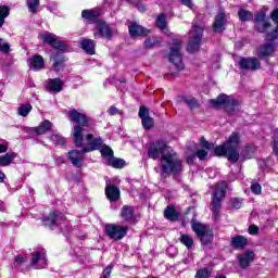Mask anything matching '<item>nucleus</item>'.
I'll return each instance as SVG.
<instances>
[{
    "label": "nucleus",
    "instance_id": "f257e3e1",
    "mask_svg": "<svg viewBox=\"0 0 278 278\" xmlns=\"http://www.w3.org/2000/svg\"><path fill=\"white\" fill-rule=\"evenodd\" d=\"M68 121L73 123L72 139L74 146L83 149V153H90L103 149V139L101 137L93 138L91 134L84 137V127H88V117L84 113L73 109L68 111Z\"/></svg>",
    "mask_w": 278,
    "mask_h": 278
},
{
    "label": "nucleus",
    "instance_id": "f03ea898",
    "mask_svg": "<svg viewBox=\"0 0 278 278\" xmlns=\"http://www.w3.org/2000/svg\"><path fill=\"white\" fill-rule=\"evenodd\" d=\"M271 20L274 23H276L277 28L270 30V22L266 18V13L263 11L256 13L255 15V28L261 34H267L266 40L269 41V43H264L261 47L257 48L256 54L262 60L264 58H267V55H271V53H275L278 45V9H275L271 12Z\"/></svg>",
    "mask_w": 278,
    "mask_h": 278
},
{
    "label": "nucleus",
    "instance_id": "7ed1b4c3",
    "mask_svg": "<svg viewBox=\"0 0 278 278\" xmlns=\"http://www.w3.org/2000/svg\"><path fill=\"white\" fill-rule=\"evenodd\" d=\"M148 155L151 160H157L161 155V168L166 175L170 173L177 175L184 170V165L181 164L179 156H177V153L168 148L163 140L150 143Z\"/></svg>",
    "mask_w": 278,
    "mask_h": 278
},
{
    "label": "nucleus",
    "instance_id": "20e7f679",
    "mask_svg": "<svg viewBox=\"0 0 278 278\" xmlns=\"http://www.w3.org/2000/svg\"><path fill=\"white\" fill-rule=\"evenodd\" d=\"M200 144L203 149H207L208 151H214L215 155H225L229 162L236 163L240 160V153L238 152V144H240V134L232 132L227 141L222 144L215 147L214 143L207 142L204 137L200 139Z\"/></svg>",
    "mask_w": 278,
    "mask_h": 278
},
{
    "label": "nucleus",
    "instance_id": "39448f33",
    "mask_svg": "<svg viewBox=\"0 0 278 278\" xmlns=\"http://www.w3.org/2000/svg\"><path fill=\"white\" fill-rule=\"evenodd\" d=\"M104 12L105 9L103 7L83 10L81 12V18L87 21L88 25L96 23V29L93 33L94 38L105 37V22L101 21V16H103Z\"/></svg>",
    "mask_w": 278,
    "mask_h": 278
},
{
    "label": "nucleus",
    "instance_id": "423d86ee",
    "mask_svg": "<svg viewBox=\"0 0 278 278\" xmlns=\"http://www.w3.org/2000/svg\"><path fill=\"white\" fill-rule=\"evenodd\" d=\"M227 194V184L225 181L218 182L214 187L213 198H212V212L213 218L218 219V214H220V207L223 203V199H225Z\"/></svg>",
    "mask_w": 278,
    "mask_h": 278
},
{
    "label": "nucleus",
    "instance_id": "0eeeda50",
    "mask_svg": "<svg viewBox=\"0 0 278 278\" xmlns=\"http://www.w3.org/2000/svg\"><path fill=\"white\" fill-rule=\"evenodd\" d=\"M170 64L175 65L177 71H184V58L181 56V41L179 39H173L167 55Z\"/></svg>",
    "mask_w": 278,
    "mask_h": 278
},
{
    "label": "nucleus",
    "instance_id": "6e6552de",
    "mask_svg": "<svg viewBox=\"0 0 278 278\" xmlns=\"http://www.w3.org/2000/svg\"><path fill=\"white\" fill-rule=\"evenodd\" d=\"M202 39L203 26L193 24L192 29L189 33V42L187 46V51H189V53H194V51H199V45H201Z\"/></svg>",
    "mask_w": 278,
    "mask_h": 278
},
{
    "label": "nucleus",
    "instance_id": "1a4fd4ad",
    "mask_svg": "<svg viewBox=\"0 0 278 278\" xmlns=\"http://www.w3.org/2000/svg\"><path fill=\"white\" fill-rule=\"evenodd\" d=\"M212 108H220V105H225L226 112L229 114H233L238 110V101L229 98V96L222 93L217 99H212L208 101Z\"/></svg>",
    "mask_w": 278,
    "mask_h": 278
},
{
    "label": "nucleus",
    "instance_id": "9d476101",
    "mask_svg": "<svg viewBox=\"0 0 278 278\" xmlns=\"http://www.w3.org/2000/svg\"><path fill=\"white\" fill-rule=\"evenodd\" d=\"M39 38L50 47H53V49H58L59 51L66 49V42L58 40V36L52 33H43L39 35Z\"/></svg>",
    "mask_w": 278,
    "mask_h": 278
},
{
    "label": "nucleus",
    "instance_id": "9b49d317",
    "mask_svg": "<svg viewBox=\"0 0 278 278\" xmlns=\"http://www.w3.org/2000/svg\"><path fill=\"white\" fill-rule=\"evenodd\" d=\"M105 161L112 168H125L126 165L125 160L114 156V150L110 146H105Z\"/></svg>",
    "mask_w": 278,
    "mask_h": 278
},
{
    "label": "nucleus",
    "instance_id": "f8f14e48",
    "mask_svg": "<svg viewBox=\"0 0 278 278\" xmlns=\"http://www.w3.org/2000/svg\"><path fill=\"white\" fill-rule=\"evenodd\" d=\"M105 231L112 240H123L127 236V227L125 226H114L112 224L105 225Z\"/></svg>",
    "mask_w": 278,
    "mask_h": 278
},
{
    "label": "nucleus",
    "instance_id": "ddd939ff",
    "mask_svg": "<svg viewBox=\"0 0 278 278\" xmlns=\"http://www.w3.org/2000/svg\"><path fill=\"white\" fill-rule=\"evenodd\" d=\"M225 25H227V17L225 15V10L220 9L215 16V22L213 23V31L220 34L225 31Z\"/></svg>",
    "mask_w": 278,
    "mask_h": 278
},
{
    "label": "nucleus",
    "instance_id": "4468645a",
    "mask_svg": "<svg viewBox=\"0 0 278 278\" xmlns=\"http://www.w3.org/2000/svg\"><path fill=\"white\" fill-rule=\"evenodd\" d=\"M128 31H129L131 38H138L140 36H149V34H151L150 29L142 27L140 24H138L136 22H131L128 25Z\"/></svg>",
    "mask_w": 278,
    "mask_h": 278
},
{
    "label": "nucleus",
    "instance_id": "2eb2a0df",
    "mask_svg": "<svg viewBox=\"0 0 278 278\" xmlns=\"http://www.w3.org/2000/svg\"><path fill=\"white\" fill-rule=\"evenodd\" d=\"M30 266H34V268H37L38 270L47 268V254H45V252L33 253Z\"/></svg>",
    "mask_w": 278,
    "mask_h": 278
},
{
    "label": "nucleus",
    "instance_id": "dca6fc26",
    "mask_svg": "<svg viewBox=\"0 0 278 278\" xmlns=\"http://www.w3.org/2000/svg\"><path fill=\"white\" fill-rule=\"evenodd\" d=\"M84 148H81V151L79 150H71L67 152V157L72 162L73 166H76L77 168H80L81 164L84 163Z\"/></svg>",
    "mask_w": 278,
    "mask_h": 278
},
{
    "label": "nucleus",
    "instance_id": "f3484780",
    "mask_svg": "<svg viewBox=\"0 0 278 278\" xmlns=\"http://www.w3.org/2000/svg\"><path fill=\"white\" fill-rule=\"evenodd\" d=\"M64 88V80L60 78L48 79L46 83V89L48 92H52L53 94H58V92H62Z\"/></svg>",
    "mask_w": 278,
    "mask_h": 278
},
{
    "label": "nucleus",
    "instance_id": "a211bd4d",
    "mask_svg": "<svg viewBox=\"0 0 278 278\" xmlns=\"http://www.w3.org/2000/svg\"><path fill=\"white\" fill-rule=\"evenodd\" d=\"M240 68H244L245 71H257L260 68L261 63L256 58H248L240 59L239 61Z\"/></svg>",
    "mask_w": 278,
    "mask_h": 278
},
{
    "label": "nucleus",
    "instance_id": "6ab92c4d",
    "mask_svg": "<svg viewBox=\"0 0 278 278\" xmlns=\"http://www.w3.org/2000/svg\"><path fill=\"white\" fill-rule=\"evenodd\" d=\"M139 118H141V123L144 129H151L155 122L151 116H149V109L141 106L139 109Z\"/></svg>",
    "mask_w": 278,
    "mask_h": 278
},
{
    "label": "nucleus",
    "instance_id": "aec40b11",
    "mask_svg": "<svg viewBox=\"0 0 278 278\" xmlns=\"http://www.w3.org/2000/svg\"><path fill=\"white\" fill-rule=\"evenodd\" d=\"M253 260H255V253L253 251H245L238 256L239 266L241 268H249Z\"/></svg>",
    "mask_w": 278,
    "mask_h": 278
},
{
    "label": "nucleus",
    "instance_id": "412c9836",
    "mask_svg": "<svg viewBox=\"0 0 278 278\" xmlns=\"http://www.w3.org/2000/svg\"><path fill=\"white\" fill-rule=\"evenodd\" d=\"M105 194L111 203H114L121 199V189L114 185H109L105 189Z\"/></svg>",
    "mask_w": 278,
    "mask_h": 278
},
{
    "label": "nucleus",
    "instance_id": "4be33fe9",
    "mask_svg": "<svg viewBox=\"0 0 278 278\" xmlns=\"http://www.w3.org/2000/svg\"><path fill=\"white\" fill-rule=\"evenodd\" d=\"M28 62L33 71H42V68H45V59L42 55L35 54L29 59Z\"/></svg>",
    "mask_w": 278,
    "mask_h": 278
},
{
    "label": "nucleus",
    "instance_id": "5701e85b",
    "mask_svg": "<svg viewBox=\"0 0 278 278\" xmlns=\"http://www.w3.org/2000/svg\"><path fill=\"white\" fill-rule=\"evenodd\" d=\"M51 127H53V124L49 122L48 119L41 122L38 127L31 128V131H35L37 136H42L47 134V131H51Z\"/></svg>",
    "mask_w": 278,
    "mask_h": 278
},
{
    "label": "nucleus",
    "instance_id": "b1692460",
    "mask_svg": "<svg viewBox=\"0 0 278 278\" xmlns=\"http://www.w3.org/2000/svg\"><path fill=\"white\" fill-rule=\"evenodd\" d=\"M64 55L62 53H56L53 56V64L52 68L55 71V73H60V71H64Z\"/></svg>",
    "mask_w": 278,
    "mask_h": 278
},
{
    "label": "nucleus",
    "instance_id": "393cba45",
    "mask_svg": "<svg viewBox=\"0 0 278 278\" xmlns=\"http://www.w3.org/2000/svg\"><path fill=\"white\" fill-rule=\"evenodd\" d=\"M80 47L88 55H94V40L84 39L80 42Z\"/></svg>",
    "mask_w": 278,
    "mask_h": 278
},
{
    "label": "nucleus",
    "instance_id": "a878e982",
    "mask_svg": "<svg viewBox=\"0 0 278 278\" xmlns=\"http://www.w3.org/2000/svg\"><path fill=\"white\" fill-rule=\"evenodd\" d=\"M248 244L247 238L242 236H237L231 239V247L237 250H242Z\"/></svg>",
    "mask_w": 278,
    "mask_h": 278
},
{
    "label": "nucleus",
    "instance_id": "bb28decb",
    "mask_svg": "<svg viewBox=\"0 0 278 278\" xmlns=\"http://www.w3.org/2000/svg\"><path fill=\"white\" fill-rule=\"evenodd\" d=\"M191 228L192 231H194V233L198 235V237L200 238L201 236H203V233L208 230L210 228L199 222H192L191 224Z\"/></svg>",
    "mask_w": 278,
    "mask_h": 278
},
{
    "label": "nucleus",
    "instance_id": "cd10ccee",
    "mask_svg": "<svg viewBox=\"0 0 278 278\" xmlns=\"http://www.w3.org/2000/svg\"><path fill=\"white\" fill-rule=\"evenodd\" d=\"M58 218H59L58 212H52L48 216L43 217V223H45L46 227L51 228L54 225H56Z\"/></svg>",
    "mask_w": 278,
    "mask_h": 278
},
{
    "label": "nucleus",
    "instance_id": "c85d7f7f",
    "mask_svg": "<svg viewBox=\"0 0 278 278\" xmlns=\"http://www.w3.org/2000/svg\"><path fill=\"white\" fill-rule=\"evenodd\" d=\"M162 39L160 37H150L147 38L143 42L146 49H153V47H160Z\"/></svg>",
    "mask_w": 278,
    "mask_h": 278
},
{
    "label": "nucleus",
    "instance_id": "c756f323",
    "mask_svg": "<svg viewBox=\"0 0 278 278\" xmlns=\"http://www.w3.org/2000/svg\"><path fill=\"white\" fill-rule=\"evenodd\" d=\"M14 157H16L15 153H7L0 156V166H10L12 162H14Z\"/></svg>",
    "mask_w": 278,
    "mask_h": 278
},
{
    "label": "nucleus",
    "instance_id": "7c9ffc66",
    "mask_svg": "<svg viewBox=\"0 0 278 278\" xmlns=\"http://www.w3.org/2000/svg\"><path fill=\"white\" fill-rule=\"evenodd\" d=\"M122 218H124V220H134V207L131 206H124L122 208Z\"/></svg>",
    "mask_w": 278,
    "mask_h": 278
},
{
    "label": "nucleus",
    "instance_id": "2f4dec72",
    "mask_svg": "<svg viewBox=\"0 0 278 278\" xmlns=\"http://www.w3.org/2000/svg\"><path fill=\"white\" fill-rule=\"evenodd\" d=\"M10 16V8L2 5L0 7V28L3 27V23H5V18Z\"/></svg>",
    "mask_w": 278,
    "mask_h": 278
},
{
    "label": "nucleus",
    "instance_id": "473e14b6",
    "mask_svg": "<svg viewBox=\"0 0 278 278\" xmlns=\"http://www.w3.org/2000/svg\"><path fill=\"white\" fill-rule=\"evenodd\" d=\"M179 240L181 244H185L187 249H192L194 244V239H192V237H190L189 235H180Z\"/></svg>",
    "mask_w": 278,
    "mask_h": 278
},
{
    "label": "nucleus",
    "instance_id": "72a5a7b5",
    "mask_svg": "<svg viewBox=\"0 0 278 278\" xmlns=\"http://www.w3.org/2000/svg\"><path fill=\"white\" fill-rule=\"evenodd\" d=\"M239 21L245 23V21H253V13L247 10H239L238 12Z\"/></svg>",
    "mask_w": 278,
    "mask_h": 278
},
{
    "label": "nucleus",
    "instance_id": "f704fd0d",
    "mask_svg": "<svg viewBox=\"0 0 278 278\" xmlns=\"http://www.w3.org/2000/svg\"><path fill=\"white\" fill-rule=\"evenodd\" d=\"M50 140L53 144H59V147H64V144H66V139L59 134L51 135Z\"/></svg>",
    "mask_w": 278,
    "mask_h": 278
},
{
    "label": "nucleus",
    "instance_id": "c9c22d12",
    "mask_svg": "<svg viewBox=\"0 0 278 278\" xmlns=\"http://www.w3.org/2000/svg\"><path fill=\"white\" fill-rule=\"evenodd\" d=\"M213 238H214V232H212L211 229L206 230L204 233L200 236V240L202 244H210Z\"/></svg>",
    "mask_w": 278,
    "mask_h": 278
},
{
    "label": "nucleus",
    "instance_id": "e433bc0d",
    "mask_svg": "<svg viewBox=\"0 0 278 278\" xmlns=\"http://www.w3.org/2000/svg\"><path fill=\"white\" fill-rule=\"evenodd\" d=\"M164 216H165V218H167V220H177V218H178L177 211H175L170 206L166 207V210L164 212Z\"/></svg>",
    "mask_w": 278,
    "mask_h": 278
},
{
    "label": "nucleus",
    "instance_id": "4c0bfd02",
    "mask_svg": "<svg viewBox=\"0 0 278 278\" xmlns=\"http://www.w3.org/2000/svg\"><path fill=\"white\" fill-rule=\"evenodd\" d=\"M168 23L166 22V15L162 13L156 17V27L159 29H166Z\"/></svg>",
    "mask_w": 278,
    "mask_h": 278
},
{
    "label": "nucleus",
    "instance_id": "58836bf2",
    "mask_svg": "<svg viewBox=\"0 0 278 278\" xmlns=\"http://www.w3.org/2000/svg\"><path fill=\"white\" fill-rule=\"evenodd\" d=\"M182 101L184 103H186V105H188V108H190L191 110H194V108H197V105H199V102H197V99L189 97V96H185L182 97Z\"/></svg>",
    "mask_w": 278,
    "mask_h": 278
},
{
    "label": "nucleus",
    "instance_id": "ea45409f",
    "mask_svg": "<svg viewBox=\"0 0 278 278\" xmlns=\"http://www.w3.org/2000/svg\"><path fill=\"white\" fill-rule=\"evenodd\" d=\"M27 5L29 12L36 14V12H38V7L40 5V0H28Z\"/></svg>",
    "mask_w": 278,
    "mask_h": 278
},
{
    "label": "nucleus",
    "instance_id": "a19ab883",
    "mask_svg": "<svg viewBox=\"0 0 278 278\" xmlns=\"http://www.w3.org/2000/svg\"><path fill=\"white\" fill-rule=\"evenodd\" d=\"M243 199L232 198L229 203L230 210H240L242 207Z\"/></svg>",
    "mask_w": 278,
    "mask_h": 278
},
{
    "label": "nucleus",
    "instance_id": "79ce46f5",
    "mask_svg": "<svg viewBox=\"0 0 278 278\" xmlns=\"http://www.w3.org/2000/svg\"><path fill=\"white\" fill-rule=\"evenodd\" d=\"M211 275H212V270L204 267L197 271L195 278H210Z\"/></svg>",
    "mask_w": 278,
    "mask_h": 278
},
{
    "label": "nucleus",
    "instance_id": "37998d69",
    "mask_svg": "<svg viewBox=\"0 0 278 278\" xmlns=\"http://www.w3.org/2000/svg\"><path fill=\"white\" fill-rule=\"evenodd\" d=\"M29 112H31V104H23L18 109L20 116H28Z\"/></svg>",
    "mask_w": 278,
    "mask_h": 278
},
{
    "label": "nucleus",
    "instance_id": "c03bdc74",
    "mask_svg": "<svg viewBox=\"0 0 278 278\" xmlns=\"http://www.w3.org/2000/svg\"><path fill=\"white\" fill-rule=\"evenodd\" d=\"M273 149H274L275 155H278V129L274 130V135H273Z\"/></svg>",
    "mask_w": 278,
    "mask_h": 278
},
{
    "label": "nucleus",
    "instance_id": "a18cd8bd",
    "mask_svg": "<svg viewBox=\"0 0 278 278\" xmlns=\"http://www.w3.org/2000/svg\"><path fill=\"white\" fill-rule=\"evenodd\" d=\"M251 192L253 194H262V185H260L257 182H253L251 185Z\"/></svg>",
    "mask_w": 278,
    "mask_h": 278
},
{
    "label": "nucleus",
    "instance_id": "49530a36",
    "mask_svg": "<svg viewBox=\"0 0 278 278\" xmlns=\"http://www.w3.org/2000/svg\"><path fill=\"white\" fill-rule=\"evenodd\" d=\"M116 33V29H114V26L106 25L105 26V38H112L114 34Z\"/></svg>",
    "mask_w": 278,
    "mask_h": 278
},
{
    "label": "nucleus",
    "instance_id": "de8ad7c7",
    "mask_svg": "<svg viewBox=\"0 0 278 278\" xmlns=\"http://www.w3.org/2000/svg\"><path fill=\"white\" fill-rule=\"evenodd\" d=\"M0 51H2V53H10V45L3 42V39H0Z\"/></svg>",
    "mask_w": 278,
    "mask_h": 278
},
{
    "label": "nucleus",
    "instance_id": "09e8293b",
    "mask_svg": "<svg viewBox=\"0 0 278 278\" xmlns=\"http://www.w3.org/2000/svg\"><path fill=\"white\" fill-rule=\"evenodd\" d=\"M21 264H25V257L18 255L15 257L14 267L21 268Z\"/></svg>",
    "mask_w": 278,
    "mask_h": 278
},
{
    "label": "nucleus",
    "instance_id": "8fccbe9b",
    "mask_svg": "<svg viewBox=\"0 0 278 278\" xmlns=\"http://www.w3.org/2000/svg\"><path fill=\"white\" fill-rule=\"evenodd\" d=\"M197 157H199V160H205V157H207V151L205 150H198L195 152Z\"/></svg>",
    "mask_w": 278,
    "mask_h": 278
},
{
    "label": "nucleus",
    "instance_id": "3c124183",
    "mask_svg": "<svg viewBox=\"0 0 278 278\" xmlns=\"http://www.w3.org/2000/svg\"><path fill=\"white\" fill-rule=\"evenodd\" d=\"M260 232V228L255 225H252L249 227V233L251 236H257V233Z\"/></svg>",
    "mask_w": 278,
    "mask_h": 278
},
{
    "label": "nucleus",
    "instance_id": "603ef678",
    "mask_svg": "<svg viewBox=\"0 0 278 278\" xmlns=\"http://www.w3.org/2000/svg\"><path fill=\"white\" fill-rule=\"evenodd\" d=\"M179 1L182 3V5H186L190 10H192V8L194 7V4H192V0H179Z\"/></svg>",
    "mask_w": 278,
    "mask_h": 278
},
{
    "label": "nucleus",
    "instance_id": "864d4df0",
    "mask_svg": "<svg viewBox=\"0 0 278 278\" xmlns=\"http://www.w3.org/2000/svg\"><path fill=\"white\" fill-rule=\"evenodd\" d=\"M108 112L110 116H116V114H118V109H116V106H111Z\"/></svg>",
    "mask_w": 278,
    "mask_h": 278
},
{
    "label": "nucleus",
    "instance_id": "5fc2aeb1",
    "mask_svg": "<svg viewBox=\"0 0 278 278\" xmlns=\"http://www.w3.org/2000/svg\"><path fill=\"white\" fill-rule=\"evenodd\" d=\"M258 166H260V168H262V169L267 168V166H268V161H266V160H260V161H258Z\"/></svg>",
    "mask_w": 278,
    "mask_h": 278
},
{
    "label": "nucleus",
    "instance_id": "6e6d98bb",
    "mask_svg": "<svg viewBox=\"0 0 278 278\" xmlns=\"http://www.w3.org/2000/svg\"><path fill=\"white\" fill-rule=\"evenodd\" d=\"M197 154L190 155L187 157V164H193L194 163V157Z\"/></svg>",
    "mask_w": 278,
    "mask_h": 278
},
{
    "label": "nucleus",
    "instance_id": "4d7b16f0",
    "mask_svg": "<svg viewBox=\"0 0 278 278\" xmlns=\"http://www.w3.org/2000/svg\"><path fill=\"white\" fill-rule=\"evenodd\" d=\"M8 151V144L0 143V153H5Z\"/></svg>",
    "mask_w": 278,
    "mask_h": 278
},
{
    "label": "nucleus",
    "instance_id": "13d9d810",
    "mask_svg": "<svg viewBox=\"0 0 278 278\" xmlns=\"http://www.w3.org/2000/svg\"><path fill=\"white\" fill-rule=\"evenodd\" d=\"M3 179H5V174L0 170V184H3Z\"/></svg>",
    "mask_w": 278,
    "mask_h": 278
},
{
    "label": "nucleus",
    "instance_id": "bf43d9fd",
    "mask_svg": "<svg viewBox=\"0 0 278 278\" xmlns=\"http://www.w3.org/2000/svg\"><path fill=\"white\" fill-rule=\"evenodd\" d=\"M56 164H64V159H62V157H59V159H56Z\"/></svg>",
    "mask_w": 278,
    "mask_h": 278
},
{
    "label": "nucleus",
    "instance_id": "052dcab7",
    "mask_svg": "<svg viewBox=\"0 0 278 278\" xmlns=\"http://www.w3.org/2000/svg\"><path fill=\"white\" fill-rule=\"evenodd\" d=\"M101 155H102L103 157H105V148H102V149H101Z\"/></svg>",
    "mask_w": 278,
    "mask_h": 278
},
{
    "label": "nucleus",
    "instance_id": "680f3d73",
    "mask_svg": "<svg viewBox=\"0 0 278 278\" xmlns=\"http://www.w3.org/2000/svg\"><path fill=\"white\" fill-rule=\"evenodd\" d=\"M138 10H139V12H144V7L138 5Z\"/></svg>",
    "mask_w": 278,
    "mask_h": 278
},
{
    "label": "nucleus",
    "instance_id": "e2e57ef3",
    "mask_svg": "<svg viewBox=\"0 0 278 278\" xmlns=\"http://www.w3.org/2000/svg\"><path fill=\"white\" fill-rule=\"evenodd\" d=\"M128 1L129 3H134L136 5V3H138L136 0H126Z\"/></svg>",
    "mask_w": 278,
    "mask_h": 278
},
{
    "label": "nucleus",
    "instance_id": "0e129e2a",
    "mask_svg": "<svg viewBox=\"0 0 278 278\" xmlns=\"http://www.w3.org/2000/svg\"><path fill=\"white\" fill-rule=\"evenodd\" d=\"M121 84H125V80H122Z\"/></svg>",
    "mask_w": 278,
    "mask_h": 278
},
{
    "label": "nucleus",
    "instance_id": "69168bd1",
    "mask_svg": "<svg viewBox=\"0 0 278 278\" xmlns=\"http://www.w3.org/2000/svg\"><path fill=\"white\" fill-rule=\"evenodd\" d=\"M106 273H110V269H109V268H106Z\"/></svg>",
    "mask_w": 278,
    "mask_h": 278
}]
</instances>
